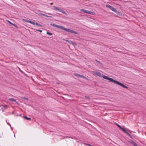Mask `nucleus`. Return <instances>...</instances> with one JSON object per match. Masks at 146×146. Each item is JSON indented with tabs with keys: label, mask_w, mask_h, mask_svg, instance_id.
Wrapping results in <instances>:
<instances>
[{
	"label": "nucleus",
	"mask_w": 146,
	"mask_h": 146,
	"mask_svg": "<svg viewBox=\"0 0 146 146\" xmlns=\"http://www.w3.org/2000/svg\"><path fill=\"white\" fill-rule=\"evenodd\" d=\"M83 78L86 79H88V78H86V77L84 76H83Z\"/></svg>",
	"instance_id": "obj_29"
},
{
	"label": "nucleus",
	"mask_w": 146,
	"mask_h": 146,
	"mask_svg": "<svg viewBox=\"0 0 146 146\" xmlns=\"http://www.w3.org/2000/svg\"><path fill=\"white\" fill-rule=\"evenodd\" d=\"M23 98L25 99L26 100H28V98Z\"/></svg>",
	"instance_id": "obj_32"
},
{
	"label": "nucleus",
	"mask_w": 146,
	"mask_h": 146,
	"mask_svg": "<svg viewBox=\"0 0 146 146\" xmlns=\"http://www.w3.org/2000/svg\"><path fill=\"white\" fill-rule=\"evenodd\" d=\"M96 60L98 62L99 64H101V62L97 60Z\"/></svg>",
	"instance_id": "obj_27"
},
{
	"label": "nucleus",
	"mask_w": 146,
	"mask_h": 146,
	"mask_svg": "<svg viewBox=\"0 0 146 146\" xmlns=\"http://www.w3.org/2000/svg\"><path fill=\"white\" fill-rule=\"evenodd\" d=\"M19 70L23 74V73H24V72L22 70H21L20 68H19Z\"/></svg>",
	"instance_id": "obj_24"
},
{
	"label": "nucleus",
	"mask_w": 146,
	"mask_h": 146,
	"mask_svg": "<svg viewBox=\"0 0 146 146\" xmlns=\"http://www.w3.org/2000/svg\"><path fill=\"white\" fill-rule=\"evenodd\" d=\"M7 123L8 124H9V125H10V124H9V123Z\"/></svg>",
	"instance_id": "obj_37"
},
{
	"label": "nucleus",
	"mask_w": 146,
	"mask_h": 146,
	"mask_svg": "<svg viewBox=\"0 0 146 146\" xmlns=\"http://www.w3.org/2000/svg\"><path fill=\"white\" fill-rule=\"evenodd\" d=\"M2 104H0V107L2 106Z\"/></svg>",
	"instance_id": "obj_34"
},
{
	"label": "nucleus",
	"mask_w": 146,
	"mask_h": 146,
	"mask_svg": "<svg viewBox=\"0 0 146 146\" xmlns=\"http://www.w3.org/2000/svg\"><path fill=\"white\" fill-rule=\"evenodd\" d=\"M50 4L51 5H52L53 4V3H50Z\"/></svg>",
	"instance_id": "obj_35"
},
{
	"label": "nucleus",
	"mask_w": 146,
	"mask_h": 146,
	"mask_svg": "<svg viewBox=\"0 0 146 146\" xmlns=\"http://www.w3.org/2000/svg\"><path fill=\"white\" fill-rule=\"evenodd\" d=\"M116 11H114V12L117 14V15L119 16H121L122 15V13L116 10Z\"/></svg>",
	"instance_id": "obj_7"
},
{
	"label": "nucleus",
	"mask_w": 146,
	"mask_h": 146,
	"mask_svg": "<svg viewBox=\"0 0 146 146\" xmlns=\"http://www.w3.org/2000/svg\"><path fill=\"white\" fill-rule=\"evenodd\" d=\"M85 97L86 98V99H89V100L90 99V98L89 96H85Z\"/></svg>",
	"instance_id": "obj_22"
},
{
	"label": "nucleus",
	"mask_w": 146,
	"mask_h": 146,
	"mask_svg": "<svg viewBox=\"0 0 146 146\" xmlns=\"http://www.w3.org/2000/svg\"><path fill=\"white\" fill-rule=\"evenodd\" d=\"M46 34L48 35H51L52 34V33H50L48 32H47L46 33Z\"/></svg>",
	"instance_id": "obj_20"
},
{
	"label": "nucleus",
	"mask_w": 146,
	"mask_h": 146,
	"mask_svg": "<svg viewBox=\"0 0 146 146\" xmlns=\"http://www.w3.org/2000/svg\"><path fill=\"white\" fill-rule=\"evenodd\" d=\"M74 75L78 77H80V75L79 74H78L76 73H74Z\"/></svg>",
	"instance_id": "obj_16"
},
{
	"label": "nucleus",
	"mask_w": 146,
	"mask_h": 146,
	"mask_svg": "<svg viewBox=\"0 0 146 146\" xmlns=\"http://www.w3.org/2000/svg\"><path fill=\"white\" fill-rule=\"evenodd\" d=\"M65 137H69V138H71V137H70L68 136H65L64 137V138H65Z\"/></svg>",
	"instance_id": "obj_33"
},
{
	"label": "nucleus",
	"mask_w": 146,
	"mask_h": 146,
	"mask_svg": "<svg viewBox=\"0 0 146 146\" xmlns=\"http://www.w3.org/2000/svg\"><path fill=\"white\" fill-rule=\"evenodd\" d=\"M2 109H3V111L4 110H5V109H4H4L2 108Z\"/></svg>",
	"instance_id": "obj_36"
},
{
	"label": "nucleus",
	"mask_w": 146,
	"mask_h": 146,
	"mask_svg": "<svg viewBox=\"0 0 146 146\" xmlns=\"http://www.w3.org/2000/svg\"><path fill=\"white\" fill-rule=\"evenodd\" d=\"M80 11L89 14L91 15H94V13L92 12L91 11H89L86 10L85 9H80Z\"/></svg>",
	"instance_id": "obj_3"
},
{
	"label": "nucleus",
	"mask_w": 146,
	"mask_h": 146,
	"mask_svg": "<svg viewBox=\"0 0 146 146\" xmlns=\"http://www.w3.org/2000/svg\"><path fill=\"white\" fill-rule=\"evenodd\" d=\"M53 7L54 8V9L55 10H58L59 11H60V9L58 8L57 7H56L55 6H53Z\"/></svg>",
	"instance_id": "obj_14"
},
{
	"label": "nucleus",
	"mask_w": 146,
	"mask_h": 146,
	"mask_svg": "<svg viewBox=\"0 0 146 146\" xmlns=\"http://www.w3.org/2000/svg\"><path fill=\"white\" fill-rule=\"evenodd\" d=\"M41 15H42V16H45V17L46 15H45V14H44L41 13Z\"/></svg>",
	"instance_id": "obj_28"
},
{
	"label": "nucleus",
	"mask_w": 146,
	"mask_h": 146,
	"mask_svg": "<svg viewBox=\"0 0 146 146\" xmlns=\"http://www.w3.org/2000/svg\"><path fill=\"white\" fill-rule=\"evenodd\" d=\"M2 106H3L4 107V109H5L6 108H7L8 106V105H2Z\"/></svg>",
	"instance_id": "obj_15"
},
{
	"label": "nucleus",
	"mask_w": 146,
	"mask_h": 146,
	"mask_svg": "<svg viewBox=\"0 0 146 146\" xmlns=\"http://www.w3.org/2000/svg\"><path fill=\"white\" fill-rule=\"evenodd\" d=\"M48 14L49 15H51L50 13H48Z\"/></svg>",
	"instance_id": "obj_38"
},
{
	"label": "nucleus",
	"mask_w": 146,
	"mask_h": 146,
	"mask_svg": "<svg viewBox=\"0 0 146 146\" xmlns=\"http://www.w3.org/2000/svg\"><path fill=\"white\" fill-rule=\"evenodd\" d=\"M66 40L67 42H68V43L70 44H74L75 43L74 42H73L72 41H70L67 40Z\"/></svg>",
	"instance_id": "obj_11"
},
{
	"label": "nucleus",
	"mask_w": 146,
	"mask_h": 146,
	"mask_svg": "<svg viewBox=\"0 0 146 146\" xmlns=\"http://www.w3.org/2000/svg\"><path fill=\"white\" fill-rule=\"evenodd\" d=\"M120 129H121L123 130V131L125 133H126L127 131L125 129V128L124 127H121V128Z\"/></svg>",
	"instance_id": "obj_12"
},
{
	"label": "nucleus",
	"mask_w": 146,
	"mask_h": 146,
	"mask_svg": "<svg viewBox=\"0 0 146 146\" xmlns=\"http://www.w3.org/2000/svg\"><path fill=\"white\" fill-rule=\"evenodd\" d=\"M96 75L98 76H99L100 77L101 76V74L99 72H96Z\"/></svg>",
	"instance_id": "obj_13"
},
{
	"label": "nucleus",
	"mask_w": 146,
	"mask_h": 146,
	"mask_svg": "<svg viewBox=\"0 0 146 146\" xmlns=\"http://www.w3.org/2000/svg\"><path fill=\"white\" fill-rule=\"evenodd\" d=\"M83 76L80 75V77L83 78Z\"/></svg>",
	"instance_id": "obj_31"
},
{
	"label": "nucleus",
	"mask_w": 146,
	"mask_h": 146,
	"mask_svg": "<svg viewBox=\"0 0 146 146\" xmlns=\"http://www.w3.org/2000/svg\"><path fill=\"white\" fill-rule=\"evenodd\" d=\"M45 17H52L51 16H48L46 15Z\"/></svg>",
	"instance_id": "obj_26"
},
{
	"label": "nucleus",
	"mask_w": 146,
	"mask_h": 146,
	"mask_svg": "<svg viewBox=\"0 0 146 146\" xmlns=\"http://www.w3.org/2000/svg\"><path fill=\"white\" fill-rule=\"evenodd\" d=\"M50 25L51 26L56 27L60 29H62L67 32L70 33H74L75 34H78L77 32L73 31L69 29L65 28L64 27L62 26H60V25H55V24L52 23H50Z\"/></svg>",
	"instance_id": "obj_1"
},
{
	"label": "nucleus",
	"mask_w": 146,
	"mask_h": 146,
	"mask_svg": "<svg viewBox=\"0 0 146 146\" xmlns=\"http://www.w3.org/2000/svg\"><path fill=\"white\" fill-rule=\"evenodd\" d=\"M13 25L15 27H16L17 28H18V27L16 25L13 24Z\"/></svg>",
	"instance_id": "obj_21"
},
{
	"label": "nucleus",
	"mask_w": 146,
	"mask_h": 146,
	"mask_svg": "<svg viewBox=\"0 0 146 146\" xmlns=\"http://www.w3.org/2000/svg\"><path fill=\"white\" fill-rule=\"evenodd\" d=\"M83 78L86 79H88V78H86V77L84 76H83Z\"/></svg>",
	"instance_id": "obj_30"
},
{
	"label": "nucleus",
	"mask_w": 146,
	"mask_h": 146,
	"mask_svg": "<svg viewBox=\"0 0 146 146\" xmlns=\"http://www.w3.org/2000/svg\"><path fill=\"white\" fill-rule=\"evenodd\" d=\"M7 21L11 25H13V23H12L10 21Z\"/></svg>",
	"instance_id": "obj_23"
},
{
	"label": "nucleus",
	"mask_w": 146,
	"mask_h": 146,
	"mask_svg": "<svg viewBox=\"0 0 146 146\" xmlns=\"http://www.w3.org/2000/svg\"><path fill=\"white\" fill-rule=\"evenodd\" d=\"M126 133L127 134V135L128 136H129V137H130V138H132V137L130 135V134L129 133H128V132H127Z\"/></svg>",
	"instance_id": "obj_19"
},
{
	"label": "nucleus",
	"mask_w": 146,
	"mask_h": 146,
	"mask_svg": "<svg viewBox=\"0 0 146 146\" xmlns=\"http://www.w3.org/2000/svg\"><path fill=\"white\" fill-rule=\"evenodd\" d=\"M35 25H37V26H41V27L42 26V25L40 24H39L38 23H35Z\"/></svg>",
	"instance_id": "obj_17"
},
{
	"label": "nucleus",
	"mask_w": 146,
	"mask_h": 146,
	"mask_svg": "<svg viewBox=\"0 0 146 146\" xmlns=\"http://www.w3.org/2000/svg\"><path fill=\"white\" fill-rule=\"evenodd\" d=\"M23 117L27 120H31V118H30L27 117L26 116H23Z\"/></svg>",
	"instance_id": "obj_10"
},
{
	"label": "nucleus",
	"mask_w": 146,
	"mask_h": 146,
	"mask_svg": "<svg viewBox=\"0 0 146 146\" xmlns=\"http://www.w3.org/2000/svg\"><path fill=\"white\" fill-rule=\"evenodd\" d=\"M59 11L62 12V13H63V14L65 15H67V13H66L65 11H63L61 9H60V10Z\"/></svg>",
	"instance_id": "obj_9"
},
{
	"label": "nucleus",
	"mask_w": 146,
	"mask_h": 146,
	"mask_svg": "<svg viewBox=\"0 0 146 146\" xmlns=\"http://www.w3.org/2000/svg\"><path fill=\"white\" fill-rule=\"evenodd\" d=\"M102 77L104 79L108 80L109 81L113 82L114 83H115L118 85H120V86H122V87L123 88H125L126 89H128V87L124 85L122 83H121L120 82L116 80H115L109 77L108 76H106L104 75H103L102 76Z\"/></svg>",
	"instance_id": "obj_2"
},
{
	"label": "nucleus",
	"mask_w": 146,
	"mask_h": 146,
	"mask_svg": "<svg viewBox=\"0 0 146 146\" xmlns=\"http://www.w3.org/2000/svg\"><path fill=\"white\" fill-rule=\"evenodd\" d=\"M24 20L26 22H27L28 23H29L31 24L34 25H35V23L34 21H31L29 20H27L26 19H24Z\"/></svg>",
	"instance_id": "obj_5"
},
{
	"label": "nucleus",
	"mask_w": 146,
	"mask_h": 146,
	"mask_svg": "<svg viewBox=\"0 0 146 146\" xmlns=\"http://www.w3.org/2000/svg\"><path fill=\"white\" fill-rule=\"evenodd\" d=\"M106 6L107 8H109V9H110L112 11H113L114 12V11H116L115 9V8H114V7H113V6H112L110 5H106Z\"/></svg>",
	"instance_id": "obj_4"
},
{
	"label": "nucleus",
	"mask_w": 146,
	"mask_h": 146,
	"mask_svg": "<svg viewBox=\"0 0 146 146\" xmlns=\"http://www.w3.org/2000/svg\"><path fill=\"white\" fill-rule=\"evenodd\" d=\"M8 100L13 102H16V100L13 98H9L8 99Z\"/></svg>",
	"instance_id": "obj_8"
},
{
	"label": "nucleus",
	"mask_w": 146,
	"mask_h": 146,
	"mask_svg": "<svg viewBox=\"0 0 146 146\" xmlns=\"http://www.w3.org/2000/svg\"><path fill=\"white\" fill-rule=\"evenodd\" d=\"M115 125H117V126L120 129L121 128V127L117 123H116L115 124Z\"/></svg>",
	"instance_id": "obj_18"
},
{
	"label": "nucleus",
	"mask_w": 146,
	"mask_h": 146,
	"mask_svg": "<svg viewBox=\"0 0 146 146\" xmlns=\"http://www.w3.org/2000/svg\"><path fill=\"white\" fill-rule=\"evenodd\" d=\"M36 31H39L40 32H42V30H36Z\"/></svg>",
	"instance_id": "obj_25"
},
{
	"label": "nucleus",
	"mask_w": 146,
	"mask_h": 146,
	"mask_svg": "<svg viewBox=\"0 0 146 146\" xmlns=\"http://www.w3.org/2000/svg\"><path fill=\"white\" fill-rule=\"evenodd\" d=\"M129 142L131 144H132L134 146H138L137 144L132 140H130L129 141Z\"/></svg>",
	"instance_id": "obj_6"
}]
</instances>
